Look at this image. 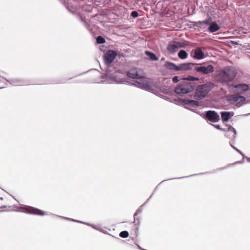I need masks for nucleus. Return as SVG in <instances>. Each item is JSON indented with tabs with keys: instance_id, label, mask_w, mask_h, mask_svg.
<instances>
[{
	"instance_id": "nucleus-36",
	"label": "nucleus",
	"mask_w": 250,
	"mask_h": 250,
	"mask_svg": "<svg viewBox=\"0 0 250 250\" xmlns=\"http://www.w3.org/2000/svg\"><path fill=\"white\" fill-rule=\"evenodd\" d=\"M229 145L231 146V147L234 149L235 150H236L238 153H240L241 150L237 148L235 146H233L231 142H229Z\"/></svg>"
},
{
	"instance_id": "nucleus-57",
	"label": "nucleus",
	"mask_w": 250,
	"mask_h": 250,
	"mask_svg": "<svg viewBox=\"0 0 250 250\" xmlns=\"http://www.w3.org/2000/svg\"><path fill=\"white\" fill-rule=\"evenodd\" d=\"M10 210H13V211H14V210H15V209H12V210H11V209H8V210H7L6 211H10Z\"/></svg>"
},
{
	"instance_id": "nucleus-58",
	"label": "nucleus",
	"mask_w": 250,
	"mask_h": 250,
	"mask_svg": "<svg viewBox=\"0 0 250 250\" xmlns=\"http://www.w3.org/2000/svg\"><path fill=\"white\" fill-rule=\"evenodd\" d=\"M164 60H165V58H162L161 61H164Z\"/></svg>"
},
{
	"instance_id": "nucleus-43",
	"label": "nucleus",
	"mask_w": 250,
	"mask_h": 250,
	"mask_svg": "<svg viewBox=\"0 0 250 250\" xmlns=\"http://www.w3.org/2000/svg\"><path fill=\"white\" fill-rule=\"evenodd\" d=\"M232 127V126L230 125H227V132H229L230 130V128Z\"/></svg>"
},
{
	"instance_id": "nucleus-8",
	"label": "nucleus",
	"mask_w": 250,
	"mask_h": 250,
	"mask_svg": "<svg viewBox=\"0 0 250 250\" xmlns=\"http://www.w3.org/2000/svg\"><path fill=\"white\" fill-rule=\"evenodd\" d=\"M204 118L212 123H216L219 121L220 116L215 111L208 110L205 112Z\"/></svg>"
},
{
	"instance_id": "nucleus-47",
	"label": "nucleus",
	"mask_w": 250,
	"mask_h": 250,
	"mask_svg": "<svg viewBox=\"0 0 250 250\" xmlns=\"http://www.w3.org/2000/svg\"><path fill=\"white\" fill-rule=\"evenodd\" d=\"M225 136L228 138H232V136H230V135H229L227 133L225 134Z\"/></svg>"
},
{
	"instance_id": "nucleus-51",
	"label": "nucleus",
	"mask_w": 250,
	"mask_h": 250,
	"mask_svg": "<svg viewBox=\"0 0 250 250\" xmlns=\"http://www.w3.org/2000/svg\"><path fill=\"white\" fill-rule=\"evenodd\" d=\"M68 10L70 11V12L72 13V14H75V12L74 11H72L71 10L69 9V8H68Z\"/></svg>"
},
{
	"instance_id": "nucleus-39",
	"label": "nucleus",
	"mask_w": 250,
	"mask_h": 250,
	"mask_svg": "<svg viewBox=\"0 0 250 250\" xmlns=\"http://www.w3.org/2000/svg\"><path fill=\"white\" fill-rule=\"evenodd\" d=\"M92 70H97L96 69H95V68L91 69H89V70H88V71H86L84 72H83V73H82L79 74H78V75H77L76 76H80V75H82V74H85V73H86L87 72H89V71H92Z\"/></svg>"
},
{
	"instance_id": "nucleus-22",
	"label": "nucleus",
	"mask_w": 250,
	"mask_h": 250,
	"mask_svg": "<svg viewBox=\"0 0 250 250\" xmlns=\"http://www.w3.org/2000/svg\"><path fill=\"white\" fill-rule=\"evenodd\" d=\"M181 80H184L185 81H188L189 82H192L193 83H195V82H198L199 81V78L188 75L187 77L182 78Z\"/></svg>"
},
{
	"instance_id": "nucleus-35",
	"label": "nucleus",
	"mask_w": 250,
	"mask_h": 250,
	"mask_svg": "<svg viewBox=\"0 0 250 250\" xmlns=\"http://www.w3.org/2000/svg\"><path fill=\"white\" fill-rule=\"evenodd\" d=\"M83 224H85V225H88L89 226L91 227L94 229H95L96 230H100V231H101V230L98 227H97L96 226H94V225L90 224H89V223H83Z\"/></svg>"
},
{
	"instance_id": "nucleus-41",
	"label": "nucleus",
	"mask_w": 250,
	"mask_h": 250,
	"mask_svg": "<svg viewBox=\"0 0 250 250\" xmlns=\"http://www.w3.org/2000/svg\"><path fill=\"white\" fill-rule=\"evenodd\" d=\"M79 20L83 22H85L86 21L84 18H83L82 16H79Z\"/></svg>"
},
{
	"instance_id": "nucleus-52",
	"label": "nucleus",
	"mask_w": 250,
	"mask_h": 250,
	"mask_svg": "<svg viewBox=\"0 0 250 250\" xmlns=\"http://www.w3.org/2000/svg\"><path fill=\"white\" fill-rule=\"evenodd\" d=\"M137 245V247H138V248L139 249H140L141 250H145V249L142 248L139 245Z\"/></svg>"
},
{
	"instance_id": "nucleus-23",
	"label": "nucleus",
	"mask_w": 250,
	"mask_h": 250,
	"mask_svg": "<svg viewBox=\"0 0 250 250\" xmlns=\"http://www.w3.org/2000/svg\"><path fill=\"white\" fill-rule=\"evenodd\" d=\"M188 56V53L184 50H180L178 53V57L182 60L186 59Z\"/></svg>"
},
{
	"instance_id": "nucleus-54",
	"label": "nucleus",
	"mask_w": 250,
	"mask_h": 250,
	"mask_svg": "<svg viewBox=\"0 0 250 250\" xmlns=\"http://www.w3.org/2000/svg\"><path fill=\"white\" fill-rule=\"evenodd\" d=\"M232 42L233 44H238V43L235 41H233V42Z\"/></svg>"
},
{
	"instance_id": "nucleus-55",
	"label": "nucleus",
	"mask_w": 250,
	"mask_h": 250,
	"mask_svg": "<svg viewBox=\"0 0 250 250\" xmlns=\"http://www.w3.org/2000/svg\"><path fill=\"white\" fill-rule=\"evenodd\" d=\"M104 81H101V82H98V83H104Z\"/></svg>"
},
{
	"instance_id": "nucleus-48",
	"label": "nucleus",
	"mask_w": 250,
	"mask_h": 250,
	"mask_svg": "<svg viewBox=\"0 0 250 250\" xmlns=\"http://www.w3.org/2000/svg\"><path fill=\"white\" fill-rule=\"evenodd\" d=\"M153 194H154V192L150 196V197H149V198L147 200V201L144 204H145L146 203H147L149 200L152 197V196L153 195Z\"/></svg>"
},
{
	"instance_id": "nucleus-21",
	"label": "nucleus",
	"mask_w": 250,
	"mask_h": 250,
	"mask_svg": "<svg viewBox=\"0 0 250 250\" xmlns=\"http://www.w3.org/2000/svg\"><path fill=\"white\" fill-rule=\"evenodd\" d=\"M145 53L149 57L150 60L151 61H156L159 60L158 57L155 55V54L150 51H145Z\"/></svg>"
},
{
	"instance_id": "nucleus-49",
	"label": "nucleus",
	"mask_w": 250,
	"mask_h": 250,
	"mask_svg": "<svg viewBox=\"0 0 250 250\" xmlns=\"http://www.w3.org/2000/svg\"><path fill=\"white\" fill-rule=\"evenodd\" d=\"M220 130L224 131V132H227V127L226 128H222L221 127V129H220Z\"/></svg>"
},
{
	"instance_id": "nucleus-17",
	"label": "nucleus",
	"mask_w": 250,
	"mask_h": 250,
	"mask_svg": "<svg viewBox=\"0 0 250 250\" xmlns=\"http://www.w3.org/2000/svg\"><path fill=\"white\" fill-rule=\"evenodd\" d=\"M220 28V26L215 21H211L208 29L206 30H204V31H206L210 33H214L218 31Z\"/></svg>"
},
{
	"instance_id": "nucleus-5",
	"label": "nucleus",
	"mask_w": 250,
	"mask_h": 250,
	"mask_svg": "<svg viewBox=\"0 0 250 250\" xmlns=\"http://www.w3.org/2000/svg\"><path fill=\"white\" fill-rule=\"evenodd\" d=\"M117 55V52L113 50H109L104 54V60L106 67H113L112 63Z\"/></svg>"
},
{
	"instance_id": "nucleus-61",
	"label": "nucleus",
	"mask_w": 250,
	"mask_h": 250,
	"mask_svg": "<svg viewBox=\"0 0 250 250\" xmlns=\"http://www.w3.org/2000/svg\"><path fill=\"white\" fill-rule=\"evenodd\" d=\"M119 2H122L124 0H118Z\"/></svg>"
},
{
	"instance_id": "nucleus-28",
	"label": "nucleus",
	"mask_w": 250,
	"mask_h": 250,
	"mask_svg": "<svg viewBox=\"0 0 250 250\" xmlns=\"http://www.w3.org/2000/svg\"><path fill=\"white\" fill-rule=\"evenodd\" d=\"M189 105H191L193 107H195V106H199L200 105V102H198V101L191 100L190 103H189Z\"/></svg>"
},
{
	"instance_id": "nucleus-50",
	"label": "nucleus",
	"mask_w": 250,
	"mask_h": 250,
	"mask_svg": "<svg viewBox=\"0 0 250 250\" xmlns=\"http://www.w3.org/2000/svg\"><path fill=\"white\" fill-rule=\"evenodd\" d=\"M246 159L248 162L250 163V158L248 157H246Z\"/></svg>"
},
{
	"instance_id": "nucleus-59",
	"label": "nucleus",
	"mask_w": 250,
	"mask_h": 250,
	"mask_svg": "<svg viewBox=\"0 0 250 250\" xmlns=\"http://www.w3.org/2000/svg\"><path fill=\"white\" fill-rule=\"evenodd\" d=\"M249 115H250V112L248 114H246L245 115L247 116H249Z\"/></svg>"
},
{
	"instance_id": "nucleus-9",
	"label": "nucleus",
	"mask_w": 250,
	"mask_h": 250,
	"mask_svg": "<svg viewBox=\"0 0 250 250\" xmlns=\"http://www.w3.org/2000/svg\"><path fill=\"white\" fill-rule=\"evenodd\" d=\"M181 44V42L172 41L168 43L167 49L169 54H173L177 52L179 48L184 47Z\"/></svg>"
},
{
	"instance_id": "nucleus-32",
	"label": "nucleus",
	"mask_w": 250,
	"mask_h": 250,
	"mask_svg": "<svg viewBox=\"0 0 250 250\" xmlns=\"http://www.w3.org/2000/svg\"><path fill=\"white\" fill-rule=\"evenodd\" d=\"M63 218L64 219L67 220L73 221V222L80 223H82V224L85 223V222H82V221H79V220H75V219H71V218H67V217H63Z\"/></svg>"
},
{
	"instance_id": "nucleus-46",
	"label": "nucleus",
	"mask_w": 250,
	"mask_h": 250,
	"mask_svg": "<svg viewBox=\"0 0 250 250\" xmlns=\"http://www.w3.org/2000/svg\"><path fill=\"white\" fill-rule=\"evenodd\" d=\"M77 83H86V81L85 80H79L76 81Z\"/></svg>"
},
{
	"instance_id": "nucleus-18",
	"label": "nucleus",
	"mask_w": 250,
	"mask_h": 250,
	"mask_svg": "<svg viewBox=\"0 0 250 250\" xmlns=\"http://www.w3.org/2000/svg\"><path fill=\"white\" fill-rule=\"evenodd\" d=\"M100 68L102 70V72H100L101 74L100 78L108 80V75L109 74V71H110V68H112V67H105L104 68H103L102 66H100Z\"/></svg>"
},
{
	"instance_id": "nucleus-19",
	"label": "nucleus",
	"mask_w": 250,
	"mask_h": 250,
	"mask_svg": "<svg viewBox=\"0 0 250 250\" xmlns=\"http://www.w3.org/2000/svg\"><path fill=\"white\" fill-rule=\"evenodd\" d=\"M211 18H208V19L203 21H190V22L192 23L193 24H200L201 26H199V28L204 31V27H202V25L203 24L205 25H209L210 24V22H211Z\"/></svg>"
},
{
	"instance_id": "nucleus-7",
	"label": "nucleus",
	"mask_w": 250,
	"mask_h": 250,
	"mask_svg": "<svg viewBox=\"0 0 250 250\" xmlns=\"http://www.w3.org/2000/svg\"><path fill=\"white\" fill-rule=\"evenodd\" d=\"M229 101L236 107H239L245 103L246 98L239 94H233L230 96Z\"/></svg>"
},
{
	"instance_id": "nucleus-56",
	"label": "nucleus",
	"mask_w": 250,
	"mask_h": 250,
	"mask_svg": "<svg viewBox=\"0 0 250 250\" xmlns=\"http://www.w3.org/2000/svg\"><path fill=\"white\" fill-rule=\"evenodd\" d=\"M194 24V27H198V25H199V24Z\"/></svg>"
},
{
	"instance_id": "nucleus-1",
	"label": "nucleus",
	"mask_w": 250,
	"mask_h": 250,
	"mask_svg": "<svg viewBox=\"0 0 250 250\" xmlns=\"http://www.w3.org/2000/svg\"><path fill=\"white\" fill-rule=\"evenodd\" d=\"M108 81L116 84H128L134 85L151 93H153L154 91L152 86L147 81H136L135 83H129L123 71L115 69L113 67L110 68Z\"/></svg>"
},
{
	"instance_id": "nucleus-60",
	"label": "nucleus",
	"mask_w": 250,
	"mask_h": 250,
	"mask_svg": "<svg viewBox=\"0 0 250 250\" xmlns=\"http://www.w3.org/2000/svg\"><path fill=\"white\" fill-rule=\"evenodd\" d=\"M5 211V210H0V212H3V211Z\"/></svg>"
},
{
	"instance_id": "nucleus-64",
	"label": "nucleus",
	"mask_w": 250,
	"mask_h": 250,
	"mask_svg": "<svg viewBox=\"0 0 250 250\" xmlns=\"http://www.w3.org/2000/svg\"><path fill=\"white\" fill-rule=\"evenodd\" d=\"M13 208H16V206H13Z\"/></svg>"
},
{
	"instance_id": "nucleus-2",
	"label": "nucleus",
	"mask_w": 250,
	"mask_h": 250,
	"mask_svg": "<svg viewBox=\"0 0 250 250\" xmlns=\"http://www.w3.org/2000/svg\"><path fill=\"white\" fill-rule=\"evenodd\" d=\"M237 71L233 66H228L219 71L216 79L221 83H227L232 81L236 77Z\"/></svg>"
},
{
	"instance_id": "nucleus-24",
	"label": "nucleus",
	"mask_w": 250,
	"mask_h": 250,
	"mask_svg": "<svg viewBox=\"0 0 250 250\" xmlns=\"http://www.w3.org/2000/svg\"><path fill=\"white\" fill-rule=\"evenodd\" d=\"M144 206V205H142L141 206H140L138 209L137 210H136V211L135 212V213L134 214V222L136 220L138 221V223L139 224L140 223V218L139 217H138V218H136V216L138 215V214L141 213L142 212V210H143V209H142V207Z\"/></svg>"
},
{
	"instance_id": "nucleus-63",
	"label": "nucleus",
	"mask_w": 250,
	"mask_h": 250,
	"mask_svg": "<svg viewBox=\"0 0 250 250\" xmlns=\"http://www.w3.org/2000/svg\"><path fill=\"white\" fill-rule=\"evenodd\" d=\"M16 211H19V208H18L17 207Z\"/></svg>"
},
{
	"instance_id": "nucleus-12",
	"label": "nucleus",
	"mask_w": 250,
	"mask_h": 250,
	"mask_svg": "<svg viewBox=\"0 0 250 250\" xmlns=\"http://www.w3.org/2000/svg\"><path fill=\"white\" fill-rule=\"evenodd\" d=\"M199 64L193 62H184L178 64V71H187L192 69L194 65Z\"/></svg>"
},
{
	"instance_id": "nucleus-26",
	"label": "nucleus",
	"mask_w": 250,
	"mask_h": 250,
	"mask_svg": "<svg viewBox=\"0 0 250 250\" xmlns=\"http://www.w3.org/2000/svg\"><path fill=\"white\" fill-rule=\"evenodd\" d=\"M105 40L102 36H98L96 38V42L98 44H103L105 42Z\"/></svg>"
},
{
	"instance_id": "nucleus-27",
	"label": "nucleus",
	"mask_w": 250,
	"mask_h": 250,
	"mask_svg": "<svg viewBox=\"0 0 250 250\" xmlns=\"http://www.w3.org/2000/svg\"><path fill=\"white\" fill-rule=\"evenodd\" d=\"M119 236L122 238H126L129 236V233L126 230H124L119 233Z\"/></svg>"
},
{
	"instance_id": "nucleus-11",
	"label": "nucleus",
	"mask_w": 250,
	"mask_h": 250,
	"mask_svg": "<svg viewBox=\"0 0 250 250\" xmlns=\"http://www.w3.org/2000/svg\"><path fill=\"white\" fill-rule=\"evenodd\" d=\"M230 87L235 88L236 91L240 93L247 91L249 89V85L244 83L232 84L230 85Z\"/></svg>"
},
{
	"instance_id": "nucleus-31",
	"label": "nucleus",
	"mask_w": 250,
	"mask_h": 250,
	"mask_svg": "<svg viewBox=\"0 0 250 250\" xmlns=\"http://www.w3.org/2000/svg\"><path fill=\"white\" fill-rule=\"evenodd\" d=\"M180 100L181 101H182L185 105H189V103H190V100H191L185 98V99H180Z\"/></svg>"
},
{
	"instance_id": "nucleus-62",
	"label": "nucleus",
	"mask_w": 250,
	"mask_h": 250,
	"mask_svg": "<svg viewBox=\"0 0 250 250\" xmlns=\"http://www.w3.org/2000/svg\"><path fill=\"white\" fill-rule=\"evenodd\" d=\"M3 197H0V200H3Z\"/></svg>"
},
{
	"instance_id": "nucleus-20",
	"label": "nucleus",
	"mask_w": 250,
	"mask_h": 250,
	"mask_svg": "<svg viewBox=\"0 0 250 250\" xmlns=\"http://www.w3.org/2000/svg\"><path fill=\"white\" fill-rule=\"evenodd\" d=\"M165 66L168 69L171 70L178 71V65H177L175 63L173 62L167 61L165 62Z\"/></svg>"
},
{
	"instance_id": "nucleus-6",
	"label": "nucleus",
	"mask_w": 250,
	"mask_h": 250,
	"mask_svg": "<svg viewBox=\"0 0 250 250\" xmlns=\"http://www.w3.org/2000/svg\"><path fill=\"white\" fill-rule=\"evenodd\" d=\"M194 69L201 74H208L214 72V67L212 64L204 63L199 66H195Z\"/></svg>"
},
{
	"instance_id": "nucleus-30",
	"label": "nucleus",
	"mask_w": 250,
	"mask_h": 250,
	"mask_svg": "<svg viewBox=\"0 0 250 250\" xmlns=\"http://www.w3.org/2000/svg\"><path fill=\"white\" fill-rule=\"evenodd\" d=\"M130 16L133 18H136L139 16V13L137 11L134 10L131 12Z\"/></svg>"
},
{
	"instance_id": "nucleus-53",
	"label": "nucleus",
	"mask_w": 250,
	"mask_h": 250,
	"mask_svg": "<svg viewBox=\"0 0 250 250\" xmlns=\"http://www.w3.org/2000/svg\"><path fill=\"white\" fill-rule=\"evenodd\" d=\"M6 208V206L3 205V206H1L0 208L1 209H2V208Z\"/></svg>"
},
{
	"instance_id": "nucleus-13",
	"label": "nucleus",
	"mask_w": 250,
	"mask_h": 250,
	"mask_svg": "<svg viewBox=\"0 0 250 250\" xmlns=\"http://www.w3.org/2000/svg\"><path fill=\"white\" fill-rule=\"evenodd\" d=\"M127 77L133 79H142L145 76L140 75L136 68L131 69L126 72Z\"/></svg>"
},
{
	"instance_id": "nucleus-14",
	"label": "nucleus",
	"mask_w": 250,
	"mask_h": 250,
	"mask_svg": "<svg viewBox=\"0 0 250 250\" xmlns=\"http://www.w3.org/2000/svg\"><path fill=\"white\" fill-rule=\"evenodd\" d=\"M203 49H205V47H202ZM194 55L193 58L197 60H202L205 58L204 53L202 50V48L197 47L194 51Z\"/></svg>"
},
{
	"instance_id": "nucleus-29",
	"label": "nucleus",
	"mask_w": 250,
	"mask_h": 250,
	"mask_svg": "<svg viewBox=\"0 0 250 250\" xmlns=\"http://www.w3.org/2000/svg\"><path fill=\"white\" fill-rule=\"evenodd\" d=\"M229 132L233 133V134L232 135V138L234 140L236 137V134H237V132L236 131V129L233 127H231L230 130Z\"/></svg>"
},
{
	"instance_id": "nucleus-10",
	"label": "nucleus",
	"mask_w": 250,
	"mask_h": 250,
	"mask_svg": "<svg viewBox=\"0 0 250 250\" xmlns=\"http://www.w3.org/2000/svg\"><path fill=\"white\" fill-rule=\"evenodd\" d=\"M23 211L29 214L40 216H43L45 214H47L44 211L32 207H26L25 209Z\"/></svg>"
},
{
	"instance_id": "nucleus-44",
	"label": "nucleus",
	"mask_w": 250,
	"mask_h": 250,
	"mask_svg": "<svg viewBox=\"0 0 250 250\" xmlns=\"http://www.w3.org/2000/svg\"><path fill=\"white\" fill-rule=\"evenodd\" d=\"M239 154L243 157V159H244V158L246 159V156L241 151H240V153H239Z\"/></svg>"
},
{
	"instance_id": "nucleus-16",
	"label": "nucleus",
	"mask_w": 250,
	"mask_h": 250,
	"mask_svg": "<svg viewBox=\"0 0 250 250\" xmlns=\"http://www.w3.org/2000/svg\"><path fill=\"white\" fill-rule=\"evenodd\" d=\"M213 172H212V171H207V172H201V173H197V174H191L190 175L187 176H183V177H178V178H170V179H167V180H163L161 183H160L159 184V185L155 188L154 189V192L155 191H156V190H157V188H158V186L159 185H160L162 183H163V182H164L165 181H166L167 180H172V179H182V178H187V177H192V176H197V175H205V174H211V173H213Z\"/></svg>"
},
{
	"instance_id": "nucleus-15",
	"label": "nucleus",
	"mask_w": 250,
	"mask_h": 250,
	"mask_svg": "<svg viewBox=\"0 0 250 250\" xmlns=\"http://www.w3.org/2000/svg\"><path fill=\"white\" fill-rule=\"evenodd\" d=\"M222 121L223 123L227 122L234 115L233 112L222 111L220 112Z\"/></svg>"
},
{
	"instance_id": "nucleus-25",
	"label": "nucleus",
	"mask_w": 250,
	"mask_h": 250,
	"mask_svg": "<svg viewBox=\"0 0 250 250\" xmlns=\"http://www.w3.org/2000/svg\"><path fill=\"white\" fill-rule=\"evenodd\" d=\"M17 86L18 85H28L29 83L25 80L22 79H17Z\"/></svg>"
},
{
	"instance_id": "nucleus-40",
	"label": "nucleus",
	"mask_w": 250,
	"mask_h": 250,
	"mask_svg": "<svg viewBox=\"0 0 250 250\" xmlns=\"http://www.w3.org/2000/svg\"><path fill=\"white\" fill-rule=\"evenodd\" d=\"M243 162H244V160H242V161H236L234 163L230 164V165L232 166V165H235L236 164H242V163H243Z\"/></svg>"
},
{
	"instance_id": "nucleus-3",
	"label": "nucleus",
	"mask_w": 250,
	"mask_h": 250,
	"mask_svg": "<svg viewBox=\"0 0 250 250\" xmlns=\"http://www.w3.org/2000/svg\"><path fill=\"white\" fill-rule=\"evenodd\" d=\"M197 83H193L192 82L185 81L181 80L174 89V92L179 96H182L185 94L192 92Z\"/></svg>"
},
{
	"instance_id": "nucleus-4",
	"label": "nucleus",
	"mask_w": 250,
	"mask_h": 250,
	"mask_svg": "<svg viewBox=\"0 0 250 250\" xmlns=\"http://www.w3.org/2000/svg\"><path fill=\"white\" fill-rule=\"evenodd\" d=\"M194 98L197 100H201L205 98L208 93L214 87V84L211 82H207L201 85H197Z\"/></svg>"
},
{
	"instance_id": "nucleus-34",
	"label": "nucleus",
	"mask_w": 250,
	"mask_h": 250,
	"mask_svg": "<svg viewBox=\"0 0 250 250\" xmlns=\"http://www.w3.org/2000/svg\"><path fill=\"white\" fill-rule=\"evenodd\" d=\"M172 81L173 83H177L179 81V77L178 76H175L172 78Z\"/></svg>"
},
{
	"instance_id": "nucleus-45",
	"label": "nucleus",
	"mask_w": 250,
	"mask_h": 250,
	"mask_svg": "<svg viewBox=\"0 0 250 250\" xmlns=\"http://www.w3.org/2000/svg\"><path fill=\"white\" fill-rule=\"evenodd\" d=\"M239 154L243 157V159H244V158L246 159V156L241 151H240V153H239Z\"/></svg>"
},
{
	"instance_id": "nucleus-38",
	"label": "nucleus",
	"mask_w": 250,
	"mask_h": 250,
	"mask_svg": "<svg viewBox=\"0 0 250 250\" xmlns=\"http://www.w3.org/2000/svg\"><path fill=\"white\" fill-rule=\"evenodd\" d=\"M230 164L228 165L226 167L218 168L216 170H223L230 166Z\"/></svg>"
},
{
	"instance_id": "nucleus-42",
	"label": "nucleus",
	"mask_w": 250,
	"mask_h": 250,
	"mask_svg": "<svg viewBox=\"0 0 250 250\" xmlns=\"http://www.w3.org/2000/svg\"><path fill=\"white\" fill-rule=\"evenodd\" d=\"M84 25L86 28H88L90 27V24L86 21L84 22Z\"/></svg>"
},
{
	"instance_id": "nucleus-33",
	"label": "nucleus",
	"mask_w": 250,
	"mask_h": 250,
	"mask_svg": "<svg viewBox=\"0 0 250 250\" xmlns=\"http://www.w3.org/2000/svg\"><path fill=\"white\" fill-rule=\"evenodd\" d=\"M191 110L193 112L197 113V114L200 115L202 117H203L204 118V115H205V113H202L200 111H198L197 110H195V109H191Z\"/></svg>"
},
{
	"instance_id": "nucleus-37",
	"label": "nucleus",
	"mask_w": 250,
	"mask_h": 250,
	"mask_svg": "<svg viewBox=\"0 0 250 250\" xmlns=\"http://www.w3.org/2000/svg\"><path fill=\"white\" fill-rule=\"evenodd\" d=\"M210 125H211L212 126H213L215 128H216V129H217L218 130H220V129H221V127L220 125H214V124H210Z\"/></svg>"
}]
</instances>
